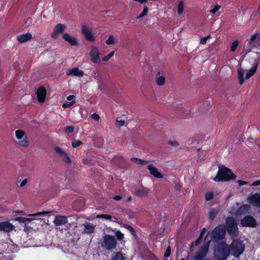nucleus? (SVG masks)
<instances>
[{
  "instance_id": "obj_45",
  "label": "nucleus",
  "mask_w": 260,
  "mask_h": 260,
  "mask_svg": "<svg viewBox=\"0 0 260 260\" xmlns=\"http://www.w3.org/2000/svg\"><path fill=\"white\" fill-rule=\"evenodd\" d=\"M220 8V6L216 5L214 6L213 9L210 10V12L213 14H215Z\"/></svg>"
},
{
  "instance_id": "obj_61",
  "label": "nucleus",
  "mask_w": 260,
  "mask_h": 260,
  "mask_svg": "<svg viewBox=\"0 0 260 260\" xmlns=\"http://www.w3.org/2000/svg\"><path fill=\"white\" fill-rule=\"evenodd\" d=\"M132 197H131V196H129V197L127 198V202H130V201H132Z\"/></svg>"
},
{
  "instance_id": "obj_40",
  "label": "nucleus",
  "mask_w": 260,
  "mask_h": 260,
  "mask_svg": "<svg viewBox=\"0 0 260 260\" xmlns=\"http://www.w3.org/2000/svg\"><path fill=\"white\" fill-rule=\"evenodd\" d=\"M116 42L114 41V37L112 35L109 36L108 39L106 41V43L107 45H113Z\"/></svg>"
},
{
  "instance_id": "obj_31",
  "label": "nucleus",
  "mask_w": 260,
  "mask_h": 260,
  "mask_svg": "<svg viewBox=\"0 0 260 260\" xmlns=\"http://www.w3.org/2000/svg\"><path fill=\"white\" fill-rule=\"evenodd\" d=\"M168 143L173 147L176 148L180 146V144L176 140H169Z\"/></svg>"
},
{
  "instance_id": "obj_29",
  "label": "nucleus",
  "mask_w": 260,
  "mask_h": 260,
  "mask_svg": "<svg viewBox=\"0 0 260 260\" xmlns=\"http://www.w3.org/2000/svg\"><path fill=\"white\" fill-rule=\"evenodd\" d=\"M219 212V210L215 209H211L209 211V218L210 219L213 220L215 218L216 215Z\"/></svg>"
},
{
  "instance_id": "obj_38",
  "label": "nucleus",
  "mask_w": 260,
  "mask_h": 260,
  "mask_svg": "<svg viewBox=\"0 0 260 260\" xmlns=\"http://www.w3.org/2000/svg\"><path fill=\"white\" fill-rule=\"evenodd\" d=\"M160 72H158L157 73V75L158 76V77H156V82L157 85L161 86L162 85V75L160 76Z\"/></svg>"
},
{
  "instance_id": "obj_34",
  "label": "nucleus",
  "mask_w": 260,
  "mask_h": 260,
  "mask_svg": "<svg viewBox=\"0 0 260 260\" xmlns=\"http://www.w3.org/2000/svg\"><path fill=\"white\" fill-rule=\"evenodd\" d=\"M148 12V7L147 6H144L143 11L141 12L140 15L137 17V19H139L141 18L144 17L145 16H146L147 15Z\"/></svg>"
},
{
  "instance_id": "obj_9",
  "label": "nucleus",
  "mask_w": 260,
  "mask_h": 260,
  "mask_svg": "<svg viewBox=\"0 0 260 260\" xmlns=\"http://www.w3.org/2000/svg\"><path fill=\"white\" fill-rule=\"evenodd\" d=\"M89 55L91 61L94 63L100 62V51L98 48L93 46L91 47Z\"/></svg>"
},
{
  "instance_id": "obj_4",
  "label": "nucleus",
  "mask_w": 260,
  "mask_h": 260,
  "mask_svg": "<svg viewBox=\"0 0 260 260\" xmlns=\"http://www.w3.org/2000/svg\"><path fill=\"white\" fill-rule=\"evenodd\" d=\"M236 175L231 170L224 166L219 167L218 173L214 178L215 181H226L231 179H235Z\"/></svg>"
},
{
  "instance_id": "obj_54",
  "label": "nucleus",
  "mask_w": 260,
  "mask_h": 260,
  "mask_svg": "<svg viewBox=\"0 0 260 260\" xmlns=\"http://www.w3.org/2000/svg\"><path fill=\"white\" fill-rule=\"evenodd\" d=\"M32 228L29 226H27L25 223L24 226V231L25 232H29L30 230H31Z\"/></svg>"
},
{
  "instance_id": "obj_56",
  "label": "nucleus",
  "mask_w": 260,
  "mask_h": 260,
  "mask_svg": "<svg viewBox=\"0 0 260 260\" xmlns=\"http://www.w3.org/2000/svg\"><path fill=\"white\" fill-rule=\"evenodd\" d=\"M28 141L26 140H24L21 142V145L23 146H28Z\"/></svg>"
},
{
  "instance_id": "obj_2",
  "label": "nucleus",
  "mask_w": 260,
  "mask_h": 260,
  "mask_svg": "<svg viewBox=\"0 0 260 260\" xmlns=\"http://www.w3.org/2000/svg\"><path fill=\"white\" fill-rule=\"evenodd\" d=\"M260 49V32L257 31L252 34L244 45L243 52L245 54L252 51L253 49Z\"/></svg>"
},
{
  "instance_id": "obj_33",
  "label": "nucleus",
  "mask_w": 260,
  "mask_h": 260,
  "mask_svg": "<svg viewBox=\"0 0 260 260\" xmlns=\"http://www.w3.org/2000/svg\"><path fill=\"white\" fill-rule=\"evenodd\" d=\"M239 45V42L237 40L234 41L231 46L230 50L232 52H234L237 48Z\"/></svg>"
},
{
  "instance_id": "obj_49",
  "label": "nucleus",
  "mask_w": 260,
  "mask_h": 260,
  "mask_svg": "<svg viewBox=\"0 0 260 260\" xmlns=\"http://www.w3.org/2000/svg\"><path fill=\"white\" fill-rule=\"evenodd\" d=\"M171 253V248L169 246L166 251L165 254L164 255V257H168L170 256Z\"/></svg>"
},
{
  "instance_id": "obj_16",
  "label": "nucleus",
  "mask_w": 260,
  "mask_h": 260,
  "mask_svg": "<svg viewBox=\"0 0 260 260\" xmlns=\"http://www.w3.org/2000/svg\"><path fill=\"white\" fill-rule=\"evenodd\" d=\"M67 217L65 216L60 215L56 216L54 220V223L56 226L63 225L67 223Z\"/></svg>"
},
{
  "instance_id": "obj_59",
  "label": "nucleus",
  "mask_w": 260,
  "mask_h": 260,
  "mask_svg": "<svg viewBox=\"0 0 260 260\" xmlns=\"http://www.w3.org/2000/svg\"><path fill=\"white\" fill-rule=\"evenodd\" d=\"M135 1L138 2L141 4H144L147 2L148 0H134Z\"/></svg>"
},
{
  "instance_id": "obj_51",
  "label": "nucleus",
  "mask_w": 260,
  "mask_h": 260,
  "mask_svg": "<svg viewBox=\"0 0 260 260\" xmlns=\"http://www.w3.org/2000/svg\"><path fill=\"white\" fill-rule=\"evenodd\" d=\"M125 227L127 229L129 230L132 233H135V231L133 227H132L131 225H128V224H125Z\"/></svg>"
},
{
  "instance_id": "obj_27",
  "label": "nucleus",
  "mask_w": 260,
  "mask_h": 260,
  "mask_svg": "<svg viewBox=\"0 0 260 260\" xmlns=\"http://www.w3.org/2000/svg\"><path fill=\"white\" fill-rule=\"evenodd\" d=\"M244 70L242 68H239L238 69V77L239 81V83L241 85L244 82Z\"/></svg>"
},
{
  "instance_id": "obj_52",
  "label": "nucleus",
  "mask_w": 260,
  "mask_h": 260,
  "mask_svg": "<svg viewBox=\"0 0 260 260\" xmlns=\"http://www.w3.org/2000/svg\"><path fill=\"white\" fill-rule=\"evenodd\" d=\"M259 185H260V179L253 182L251 184V185L252 186H258Z\"/></svg>"
},
{
  "instance_id": "obj_46",
  "label": "nucleus",
  "mask_w": 260,
  "mask_h": 260,
  "mask_svg": "<svg viewBox=\"0 0 260 260\" xmlns=\"http://www.w3.org/2000/svg\"><path fill=\"white\" fill-rule=\"evenodd\" d=\"M91 118L92 119H94L96 121H99L100 118V116L96 114V113H93V114H92L91 115Z\"/></svg>"
},
{
  "instance_id": "obj_6",
  "label": "nucleus",
  "mask_w": 260,
  "mask_h": 260,
  "mask_svg": "<svg viewBox=\"0 0 260 260\" xmlns=\"http://www.w3.org/2000/svg\"><path fill=\"white\" fill-rule=\"evenodd\" d=\"M245 245L239 240H233L229 247L231 254L236 257L243 253Z\"/></svg>"
},
{
  "instance_id": "obj_11",
  "label": "nucleus",
  "mask_w": 260,
  "mask_h": 260,
  "mask_svg": "<svg viewBox=\"0 0 260 260\" xmlns=\"http://www.w3.org/2000/svg\"><path fill=\"white\" fill-rule=\"evenodd\" d=\"M55 150L57 153L62 158L63 161L67 164H71L72 160L68 154L59 147H55Z\"/></svg>"
},
{
  "instance_id": "obj_8",
  "label": "nucleus",
  "mask_w": 260,
  "mask_h": 260,
  "mask_svg": "<svg viewBox=\"0 0 260 260\" xmlns=\"http://www.w3.org/2000/svg\"><path fill=\"white\" fill-rule=\"evenodd\" d=\"M66 28V26L65 25L61 23L58 24L54 27L53 31L51 35V37L53 39H56L58 37L59 34H61L63 32Z\"/></svg>"
},
{
  "instance_id": "obj_13",
  "label": "nucleus",
  "mask_w": 260,
  "mask_h": 260,
  "mask_svg": "<svg viewBox=\"0 0 260 260\" xmlns=\"http://www.w3.org/2000/svg\"><path fill=\"white\" fill-rule=\"evenodd\" d=\"M46 89L43 86H40L36 91L37 98L40 103H44L46 96Z\"/></svg>"
},
{
  "instance_id": "obj_12",
  "label": "nucleus",
  "mask_w": 260,
  "mask_h": 260,
  "mask_svg": "<svg viewBox=\"0 0 260 260\" xmlns=\"http://www.w3.org/2000/svg\"><path fill=\"white\" fill-rule=\"evenodd\" d=\"M247 201L255 207H260V194L258 193L251 194L248 197Z\"/></svg>"
},
{
  "instance_id": "obj_18",
  "label": "nucleus",
  "mask_w": 260,
  "mask_h": 260,
  "mask_svg": "<svg viewBox=\"0 0 260 260\" xmlns=\"http://www.w3.org/2000/svg\"><path fill=\"white\" fill-rule=\"evenodd\" d=\"M147 169L150 171V173L154 177L157 178H162V175L158 171L157 169L152 165H149L147 166Z\"/></svg>"
},
{
  "instance_id": "obj_60",
  "label": "nucleus",
  "mask_w": 260,
  "mask_h": 260,
  "mask_svg": "<svg viewBox=\"0 0 260 260\" xmlns=\"http://www.w3.org/2000/svg\"><path fill=\"white\" fill-rule=\"evenodd\" d=\"M34 219H32V218H26L25 217V221H31V220H32Z\"/></svg>"
},
{
  "instance_id": "obj_19",
  "label": "nucleus",
  "mask_w": 260,
  "mask_h": 260,
  "mask_svg": "<svg viewBox=\"0 0 260 260\" xmlns=\"http://www.w3.org/2000/svg\"><path fill=\"white\" fill-rule=\"evenodd\" d=\"M32 38V35L30 32H27L17 36V40L19 43H22L30 40Z\"/></svg>"
},
{
  "instance_id": "obj_28",
  "label": "nucleus",
  "mask_w": 260,
  "mask_h": 260,
  "mask_svg": "<svg viewBox=\"0 0 260 260\" xmlns=\"http://www.w3.org/2000/svg\"><path fill=\"white\" fill-rule=\"evenodd\" d=\"M131 160L137 165H140L142 166L145 165L148 163V161L146 160H144L143 159L136 157H132L131 158Z\"/></svg>"
},
{
  "instance_id": "obj_32",
  "label": "nucleus",
  "mask_w": 260,
  "mask_h": 260,
  "mask_svg": "<svg viewBox=\"0 0 260 260\" xmlns=\"http://www.w3.org/2000/svg\"><path fill=\"white\" fill-rule=\"evenodd\" d=\"M50 212L49 211H43L36 213L35 214H29L28 216H46V215L49 214Z\"/></svg>"
},
{
  "instance_id": "obj_5",
  "label": "nucleus",
  "mask_w": 260,
  "mask_h": 260,
  "mask_svg": "<svg viewBox=\"0 0 260 260\" xmlns=\"http://www.w3.org/2000/svg\"><path fill=\"white\" fill-rule=\"evenodd\" d=\"M101 245L103 248L108 251L115 249L117 245V239L115 236L105 234Z\"/></svg>"
},
{
  "instance_id": "obj_44",
  "label": "nucleus",
  "mask_w": 260,
  "mask_h": 260,
  "mask_svg": "<svg viewBox=\"0 0 260 260\" xmlns=\"http://www.w3.org/2000/svg\"><path fill=\"white\" fill-rule=\"evenodd\" d=\"M75 103V101H71L70 103L66 102V103H63L62 104V107L63 108H68V107H70L72 106H73Z\"/></svg>"
},
{
  "instance_id": "obj_14",
  "label": "nucleus",
  "mask_w": 260,
  "mask_h": 260,
  "mask_svg": "<svg viewBox=\"0 0 260 260\" xmlns=\"http://www.w3.org/2000/svg\"><path fill=\"white\" fill-rule=\"evenodd\" d=\"M82 31L86 40L91 42L94 41L95 38L89 28L83 25L82 27Z\"/></svg>"
},
{
  "instance_id": "obj_42",
  "label": "nucleus",
  "mask_w": 260,
  "mask_h": 260,
  "mask_svg": "<svg viewBox=\"0 0 260 260\" xmlns=\"http://www.w3.org/2000/svg\"><path fill=\"white\" fill-rule=\"evenodd\" d=\"M74 131V127L72 125L67 126L64 129V132L67 134L73 133Z\"/></svg>"
},
{
  "instance_id": "obj_58",
  "label": "nucleus",
  "mask_w": 260,
  "mask_h": 260,
  "mask_svg": "<svg viewBox=\"0 0 260 260\" xmlns=\"http://www.w3.org/2000/svg\"><path fill=\"white\" fill-rule=\"evenodd\" d=\"M238 182L240 185H243L247 184L246 182L242 180H238Z\"/></svg>"
},
{
  "instance_id": "obj_26",
  "label": "nucleus",
  "mask_w": 260,
  "mask_h": 260,
  "mask_svg": "<svg viewBox=\"0 0 260 260\" xmlns=\"http://www.w3.org/2000/svg\"><path fill=\"white\" fill-rule=\"evenodd\" d=\"M96 218H104L107 220H111V221H113L114 222H116L118 219L117 217H116L115 216H112L109 214H104L97 215L96 216Z\"/></svg>"
},
{
  "instance_id": "obj_57",
  "label": "nucleus",
  "mask_w": 260,
  "mask_h": 260,
  "mask_svg": "<svg viewBox=\"0 0 260 260\" xmlns=\"http://www.w3.org/2000/svg\"><path fill=\"white\" fill-rule=\"evenodd\" d=\"M75 98V95H70L67 96V99L68 101H71L73 100Z\"/></svg>"
},
{
  "instance_id": "obj_10",
  "label": "nucleus",
  "mask_w": 260,
  "mask_h": 260,
  "mask_svg": "<svg viewBox=\"0 0 260 260\" xmlns=\"http://www.w3.org/2000/svg\"><path fill=\"white\" fill-rule=\"evenodd\" d=\"M241 223L243 226L254 227L256 225V220L250 216H247L242 219Z\"/></svg>"
},
{
  "instance_id": "obj_7",
  "label": "nucleus",
  "mask_w": 260,
  "mask_h": 260,
  "mask_svg": "<svg viewBox=\"0 0 260 260\" xmlns=\"http://www.w3.org/2000/svg\"><path fill=\"white\" fill-rule=\"evenodd\" d=\"M226 224L228 233L230 236L232 237L236 236L238 233V229L235 219L232 217L227 218Z\"/></svg>"
},
{
  "instance_id": "obj_47",
  "label": "nucleus",
  "mask_w": 260,
  "mask_h": 260,
  "mask_svg": "<svg viewBox=\"0 0 260 260\" xmlns=\"http://www.w3.org/2000/svg\"><path fill=\"white\" fill-rule=\"evenodd\" d=\"M209 38H210V36L201 38L200 40V43L201 44H206L208 39Z\"/></svg>"
},
{
  "instance_id": "obj_20",
  "label": "nucleus",
  "mask_w": 260,
  "mask_h": 260,
  "mask_svg": "<svg viewBox=\"0 0 260 260\" xmlns=\"http://www.w3.org/2000/svg\"><path fill=\"white\" fill-rule=\"evenodd\" d=\"M258 64V61H255L252 67L247 71L246 74L245 79H248L255 73Z\"/></svg>"
},
{
  "instance_id": "obj_15",
  "label": "nucleus",
  "mask_w": 260,
  "mask_h": 260,
  "mask_svg": "<svg viewBox=\"0 0 260 260\" xmlns=\"http://www.w3.org/2000/svg\"><path fill=\"white\" fill-rule=\"evenodd\" d=\"M15 226L8 221L0 222V231L4 232H10L12 231Z\"/></svg>"
},
{
  "instance_id": "obj_21",
  "label": "nucleus",
  "mask_w": 260,
  "mask_h": 260,
  "mask_svg": "<svg viewBox=\"0 0 260 260\" xmlns=\"http://www.w3.org/2000/svg\"><path fill=\"white\" fill-rule=\"evenodd\" d=\"M67 75H73L75 76L82 77L84 75V72L80 70L78 68H75L69 70L67 73Z\"/></svg>"
},
{
  "instance_id": "obj_36",
  "label": "nucleus",
  "mask_w": 260,
  "mask_h": 260,
  "mask_svg": "<svg viewBox=\"0 0 260 260\" xmlns=\"http://www.w3.org/2000/svg\"><path fill=\"white\" fill-rule=\"evenodd\" d=\"M15 134H16V138L20 140L23 137L25 133L23 131L17 130L16 131Z\"/></svg>"
},
{
  "instance_id": "obj_25",
  "label": "nucleus",
  "mask_w": 260,
  "mask_h": 260,
  "mask_svg": "<svg viewBox=\"0 0 260 260\" xmlns=\"http://www.w3.org/2000/svg\"><path fill=\"white\" fill-rule=\"evenodd\" d=\"M83 225L85 228L84 231L86 233L91 234L94 232L95 226L92 223L85 222Z\"/></svg>"
},
{
  "instance_id": "obj_17",
  "label": "nucleus",
  "mask_w": 260,
  "mask_h": 260,
  "mask_svg": "<svg viewBox=\"0 0 260 260\" xmlns=\"http://www.w3.org/2000/svg\"><path fill=\"white\" fill-rule=\"evenodd\" d=\"M62 38L72 46H76L78 44L77 40L70 36L69 34L66 33L63 34Z\"/></svg>"
},
{
  "instance_id": "obj_23",
  "label": "nucleus",
  "mask_w": 260,
  "mask_h": 260,
  "mask_svg": "<svg viewBox=\"0 0 260 260\" xmlns=\"http://www.w3.org/2000/svg\"><path fill=\"white\" fill-rule=\"evenodd\" d=\"M148 193V189L146 188H141L135 190V194L139 198L146 196Z\"/></svg>"
},
{
  "instance_id": "obj_64",
  "label": "nucleus",
  "mask_w": 260,
  "mask_h": 260,
  "mask_svg": "<svg viewBox=\"0 0 260 260\" xmlns=\"http://www.w3.org/2000/svg\"><path fill=\"white\" fill-rule=\"evenodd\" d=\"M236 205H237V206H239V204L238 203H236Z\"/></svg>"
},
{
  "instance_id": "obj_43",
  "label": "nucleus",
  "mask_w": 260,
  "mask_h": 260,
  "mask_svg": "<svg viewBox=\"0 0 260 260\" xmlns=\"http://www.w3.org/2000/svg\"><path fill=\"white\" fill-rule=\"evenodd\" d=\"M82 144V142L81 141L75 140L72 142V147L73 148H77V147L81 145Z\"/></svg>"
},
{
  "instance_id": "obj_55",
  "label": "nucleus",
  "mask_w": 260,
  "mask_h": 260,
  "mask_svg": "<svg viewBox=\"0 0 260 260\" xmlns=\"http://www.w3.org/2000/svg\"><path fill=\"white\" fill-rule=\"evenodd\" d=\"M122 199V196H120V195H117V196H115L114 197H113V199L116 200V201H119L121 199Z\"/></svg>"
},
{
  "instance_id": "obj_39",
  "label": "nucleus",
  "mask_w": 260,
  "mask_h": 260,
  "mask_svg": "<svg viewBox=\"0 0 260 260\" xmlns=\"http://www.w3.org/2000/svg\"><path fill=\"white\" fill-rule=\"evenodd\" d=\"M114 53H115L114 51H111L107 55L103 57L102 58V60L103 61H107L114 55Z\"/></svg>"
},
{
  "instance_id": "obj_30",
  "label": "nucleus",
  "mask_w": 260,
  "mask_h": 260,
  "mask_svg": "<svg viewBox=\"0 0 260 260\" xmlns=\"http://www.w3.org/2000/svg\"><path fill=\"white\" fill-rule=\"evenodd\" d=\"M184 8V5L182 1H180L177 6V13L181 15L183 13Z\"/></svg>"
},
{
  "instance_id": "obj_41",
  "label": "nucleus",
  "mask_w": 260,
  "mask_h": 260,
  "mask_svg": "<svg viewBox=\"0 0 260 260\" xmlns=\"http://www.w3.org/2000/svg\"><path fill=\"white\" fill-rule=\"evenodd\" d=\"M214 196V193L212 191L207 192L205 194V199L206 201H210L212 200Z\"/></svg>"
},
{
  "instance_id": "obj_63",
  "label": "nucleus",
  "mask_w": 260,
  "mask_h": 260,
  "mask_svg": "<svg viewBox=\"0 0 260 260\" xmlns=\"http://www.w3.org/2000/svg\"><path fill=\"white\" fill-rule=\"evenodd\" d=\"M260 11V5H259V6L257 9V12H259V11Z\"/></svg>"
},
{
  "instance_id": "obj_22",
  "label": "nucleus",
  "mask_w": 260,
  "mask_h": 260,
  "mask_svg": "<svg viewBox=\"0 0 260 260\" xmlns=\"http://www.w3.org/2000/svg\"><path fill=\"white\" fill-rule=\"evenodd\" d=\"M250 210V206L249 205H243L239 207L237 213V215H241L246 214Z\"/></svg>"
},
{
  "instance_id": "obj_53",
  "label": "nucleus",
  "mask_w": 260,
  "mask_h": 260,
  "mask_svg": "<svg viewBox=\"0 0 260 260\" xmlns=\"http://www.w3.org/2000/svg\"><path fill=\"white\" fill-rule=\"evenodd\" d=\"M118 126L121 127L123 126L125 123L124 120H117Z\"/></svg>"
},
{
  "instance_id": "obj_35",
  "label": "nucleus",
  "mask_w": 260,
  "mask_h": 260,
  "mask_svg": "<svg viewBox=\"0 0 260 260\" xmlns=\"http://www.w3.org/2000/svg\"><path fill=\"white\" fill-rule=\"evenodd\" d=\"M205 231H206V230L205 229H203V230L202 231V232L201 233L200 237L194 242L192 243V246L193 245H195L197 246L200 243L201 241V237L205 233Z\"/></svg>"
},
{
  "instance_id": "obj_62",
  "label": "nucleus",
  "mask_w": 260,
  "mask_h": 260,
  "mask_svg": "<svg viewBox=\"0 0 260 260\" xmlns=\"http://www.w3.org/2000/svg\"><path fill=\"white\" fill-rule=\"evenodd\" d=\"M23 212V211H20L17 212V213H19V214H21V213H22Z\"/></svg>"
},
{
  "instance_id": "obj_3",
  "label": "nucleus",
  "mask_w": 260,
  "mask_h": 260,
  "mask_svg": "<svg viewBox=\"0 0 260 260\" xmlns=\"http://www.w3.org/2000/svg\"><path fill=\"white\" fill-rule=\"evenodd\" d=\"M231 253L229 247L224 242H221L216 246L214 251L215 260H226Z\"/></svg>"
},
{
  "instance_id": "obj_48",
  "label": "nucleus",
  "mask_w": 260,
  "mask_h": 260,
  "mask_svg": "<svg viewBox=\"0 0 260 260\" xmlns=\"http://www.w3.org/2000/svg\"><path fill=\"white\" fill-rule=\"evenodd\" d=\"M15 220L18 221L20 223L25 222V217H17L15 218Z\"/></svg>"
},
{
  "instance_id": "obj_1",
  "label": "nucleus",
  "mask_w": 260,
  "mask_h": 260,
  "mask_svg": "<svg viewBox=\"0 0 260 260\" xmlns=\"http://www.w3.org/2000/svg\"><path fill=\"white\" fill-rule=\"evenodd\" d=\"M225 234V227L224 225L217 226L212 232H209L207 235L205 241L206 243L202 246L196 254L194 260H203L208 252L209 245L211 240H208V237L212 240L217 241L223 238Z\"/></svg>"
},
{
  "instance_id": "obj_50",
  "label": "nucleus",
  "mask_w": 260,
  "mask_h": 260,
  "mask_svg": "<svg viewBox=\"0 0 260 260\" xmlns=\"http://www.w3.org/2000/svg\"><path fill=\"white\" fill-rule=\"evenodd\" d=\"M27 182V179H24L19 185H17L18 187H22L24 186Z\"/></svg>"
},
{
  "instance_id": "obj_24",
  "label": "nucleus",
  "mask_w": 260,
  "mask_h": 260,
  "mask_svg": "<svg viewBox=\"0 0 260 260\" xmlns=\"http://www.w3.org/2000/svg\"><path fill=\"white\" fill-rule=\"evenodd\" d=\"M124 254L121 251L114 252L111 255V260H124Z\"/></svg>"
},
{
  "instance_id": "obj_37",
  "label": "nucleus",
  "mask_w": 260,
  "mask_h": 260,
  "mask_svg": "<svg viewBox=\"0 0 260 260\" xmlns=\"http://www.w3.org/2000/svg\"><path fill=\"white\" fill-rule=\"evenodd\" d=\"M115 237L117 240H122L124 238V235L120 231H116L115 232Z\"/></svg>"
}]
</instances>
